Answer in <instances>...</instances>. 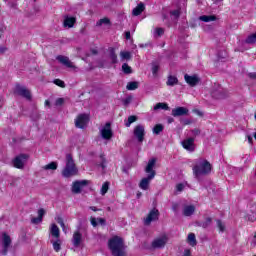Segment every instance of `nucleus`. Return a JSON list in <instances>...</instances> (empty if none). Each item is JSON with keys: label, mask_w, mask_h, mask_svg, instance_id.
Wrapping results in <instances>:
<instances>
[{"label": "nucleus", "mask_w": 256, "mask_h": 256, "mask_svg": "<svg viewBox=\"0 0 256 256\" xmlns=\"http://www.w3.org/2000/svg\"><path fill=\"white\" fill-rule=\"evenodd\" d=\"M56 59L59 63H61V65H64V67H67L68 69H77L75 64H73V62H71L67 56L59 55L56 57Z\"/></svg>", "instance_id": "obj_12"}, {"label": "nucleus", "mask_w": 256, "mask_h": 256, "mask_svg": "<svg viewBox=\"0 0 256 256\" xmlns=\"http://www.w3.org/2000/svg\"><path fill=\"white\" fill-rule=\"evenodd\" d=\"M200 21H203L204 23H211V21H216L217 17H215L214 15H203L199 17Z\"/></svg>", "instance_id": "obj_27"}, {"label": "nucleus", "mask_w": 256, "mask_h": 256, "mask_svg": "<svg viewBox=\"0 0 256 256\" xmlns=\"http://www.w3.org/2000/svg\"><path fill=\"white\" fill-rule=\"evenodd\" d=\"M97 221L100 225H105V219L103 218H97Z\"/></svg>", "instance_id": "obj_54"}, {"label": "nucleus", "mask_w": 256, "mask_h": 256, "mask_svg": "<svg viewBox=\"0 0 256 256\" xmlns=\"http://www.w3.org/2000/svg\"><path fill=\"white\" fill-rule=\"evenodd\" d=\"M97 221L98 220L95 217L90 218V223H91L92 227H97V225H98Z\"/></svg>", "instance_id": "obj_47"}, {"label": "nucleus", "mask_w": 256, "mask_h": 256, "mask_svg": "<svg viewBox=\"0 0 256 256\" xmlns=\"http://www.w3.org/2000/svg\"><path fill=\"white\" fill-rule=\"evenodd\" d=\"M87 123H89V115L87 114H80L75 119V127H77V129H85Z\"/></svg>", "instance_id": "obj_7"}, {"label": "nucleus", "mask_w": 256, "mask_h": 256, "mask_svg": "<svg viewBox=\"0 0 256 256\" xmlns=\"http://www.w3.org/2000/svg\"><path fill=\"white\" fill-rule=\"evenodd\" d=\"M109 23H111V21L109 20V18H103V19H100L96 25L98 27H101V25H109Z\"/></svg>", "instance_id": "obj_35"}, {"label": "nucleus", "mask_w": 256, "mask_h": 256, "mask_svg": "<svg viewBox=\"0 0 256 256\" xmlns=\"http://www.w3.org/2000/svg\"><path fill=\"white\" fill-rule=\"evenodd\" d=\"M79 170H77V166L75 165V161H73V157L71 154L66 156V166L62 170V175L68 179L69 177H74L77 175Z\"/></svg>", "instance_id": "obj_3"}, {"label": "nucleus", "mask_w": 256, "mask_h": 256, "mask_svg": "<svg viewBox=\"0 0 256 256\" xmlns=\"http://www.w3.org/2000/svg\"><path fill=\"white\" fill-rule=\"evenodd\" d=\"M174 119L173 118H169L168 119V123H173Z\"/></svg>", "instance_id": "obj_61"}, {"label": "nucleus", "mask_w": 256, "mask_h": 256, "mask_svg": "<svg viewBox=\"0 0 256 256\" xmlns=\"http://www.w3.org/2000/svg\"><path fill=\"white\" fill-rule=\"evenodd\" d=\"M195 213V207L193 205H186L183 208V215L185 217H191Z\"/></svg>", "instance_id": "obj_24"}, {"label": "nucleus", "mask_w": 256, "mask_h": 256, "mask_svg": "<svg viewBox=\"0 0 256 256\" xmlns=\"http://www.w3.org/2000/svg\"><path fill=\"white\" fill-rule=\"evenodd\" d=\"M167 241H169L167 235L160 236L153 240L152 247L153 249H163L167 245Z\"/></svg>", "instance_id": "obj_8"}, {"label": "nucleus", "mask_w": 256, "mask_h": 256, "mask_svg": "<svg viewBox=\"0 0 256 256\" xmlns=\"http://www.w3.org/2000/svg\"><path fill=\"white\" fill-rule=\"evenodd\" d=\"M109 51H110V55H109L110 61L112 63H117V54H115V48H110Z\"/></svg>", "instance_id": "obj_33"}, {"label": "nucleus", "mask_w": 256, "mask_h": 256, "mask_svg": "<svg viewBox=\"0 0 256 256\" xmlns=\"http://www.w3.org/2000/svg\"><path fill=\"white\" fill-rule=\"evenodd\" d=\"M131 101H133V97H132V96H128V97L124 100V105H129V103H131Z\"/></svg>", "instance_id": "obj_48"}, {"label": "nucleus", "mask_w": 256, "mask_h": 256, "mask_svg": "<svg viewBox=\"0 0 256 256\" xmlns=\"http://www.w3.org/2000/svg\"><path fill=\"white\" fill-rule=\"evenodd\" d=\"M170 15L172 17H174V19H179L180 15H181V10L180 9L172 10L170 12Z\"/></svg>", "instance_id": "obj_37"}, {"label": "nucleus", "mask_w": 256, "mask_h": 256, "mask_svg": "<svg viewBox=\"0 0 256 256\" xmlns=\"http://www.w3.org/2000/svg\"><path fill=\"white\" fill-rule=\"evenodd\" d=\"M183 256H191V250L189 249L184 250Z\"/></svg>", "instance_id": "obj_53"}, {"label": "nucleus", "mask_w": 256, "mask_h": 256, "mask_svg": "<svg viewBox=\"0 0 256 256\" xmlns=\"http://www.w3.org/2000/svg\"><path fill=\"white\" fill-rule=\"evenodd\" d=\"M192 171L194 177L200 179L203 175H209L211 173V163L206 159L198 158L194 161Z\"/></svg>", "instance_id": "obj_1"}, {"label": "nucleus", "mask_w": 256, "mask_h": 256, "mask_svg": "<svg viewBox=\"0 0 256 256\" xmlns=\"http://www.w3.org/2000/svg\"><path fill=\"white\" fill-rule=\"evenodd\" d=\"M45 105H49V100H46V101H45Z\"/></svg>", "instance_id": "obj_64"}, {"label": "nucleus", "mask_w": 256, "mask_h": 256, "mask_svg": "<svg viewBox=\"0 0 256 256\" xmlns=\"http://www.w3.org/2000/svg\"><path fill=\"white\" fill-rule=\"evenodd\" d=\"M75 17H69L67 16L64 19V27H68V29H71V27H73L75 25Z\"/></svg>", "instance_id": "obj_26"}, {"label": "nucleus", "mask_w": 256, "mask_h": 256, "mask_svg": "<svg viewBox=\"0 0 256 256\" xmlns=\"http://www.w3.org/2000/svg\"><path fill=\"white\" fill-rule=\"evenodd\" d=\"M143 11H145V4L140 3L137 5V7H135L132 11V15H134V17H137L139 15H141L143 13Z\"/></svg>", "instance_id": "obj_25"}, {"label": "nucleus", "mask_w": 256, "mask_h": 256, "mask_svg": "<svg viewBox=\"0 0 256 256\" xmlns=\"http://www.w3.org/2000/svg\"><path fill=\"white\" fill-rule=\"evenodd\" d=\"M159 73V66L157 63H153L152 64V74L154 75V77H157Z\"/></svg>", "instance_id": "obj_40"}, {"label": "nucleus", "mask_w": 256, "mask_h": 256, "mask_svg": "<svg viewBox=\"0 0 256 256\" xmlns=\"http://www.w3.org/2000/svg\"><path fill=\"white\" fill-rule=\"evenodd\" d=\"M8 5H9V7H15V4L9 3Z\"/></svg>", "instance_id": "obj_62"}, {"label": "nucleus", "mask_w": 256, "mask_h": 256, "mask_svg": "<svg viewBox=\"0 0 256 256\" xmlns=\"http://www.w3.org/2000/svg\"><path fill=\"white\" fill-rule=\"evenodd\" d=\"M101 167H102V169H105V164L102 163V164H101Z\"/></svg>", "instance_id": "obj_63"}, {"label": "nucleus", "mask_w": 256, "mask_h": 256, "mask_svg": "<svg viewBox=\"0 0 256 256\" xmlns=\"http://www.w3.org/2000/svg\"><path fill=\"white\" fill-rule=\"evenodd\" d=\"M247 139H248V143H253V137H251L250 135L247 136Z\"/></svg>", "instance_id": "obj_57"}, {"label": "nucleus", "mask_w": 256, "mask_h": 256, "mask_svg": "<svg viewBox=\"0 0 256 256\" xmlns=\"http://www.w3.org/2000/svg\"><path fill=\"white\" fill-rule=\"evenodd\" d=\"M109 249L112 251L113 256H125V245L123 239L115 236L108 242Z\"/></svg>", "instance_id": "obj_2"}, {"label": "nucleus", "mask_w": 256, "mask_h": 256, "mask_svg": "<svg viewBox=\"0 0 256 256\" xmlns=\"http://www.w3.org/2000/svg\"><path fill=\"white\" fill-rule=\"evenodd\" d=\"M177 83H179V79H177V77L171 75L168 76V80L166 82V85H168V87H173L177 85Z\"/></svg>", "instance_id": "obj_28"}, {"label": "nucleus", "mask_w": 256, "mask_h": 256, "mask_svg": "<svg viewBox=\"0 0 256 256\" xmlns=\"http://www.w3.org/2000/svg\"><path fill=\"white\" fill-rule=\"evenodd\" d=\"M250 79H256V72L249 74Z\"/></svg>", "instance_id": "obj_55"}, {"label": "nucleus", "mask_w": 256, "mask_h": 256, "mask_svg": "<svg viewBox=\"0 0 256 256\" xmlns=\"http://www.w3.org/2000/svg\"><path fill=\"white\" fill-rule=\"evenodd\" d=\"M157 219H159V210L152 209L144 219V224L151 225V223H153V221H157Z\"/></svg>", "instance_id": "obj_11"}, {"label": "nucleus", "mask_w": 256, "mask_h": 256, "mask_svg": "<svg viewBox=\"0 0 256 256\" xmlns=\"http://www.w3.org/2000/svg\"><path fill=\"white\" fill-rule=\"evenodd\" d=\"M217 227L221 233H223V231H225V224H223V222H221V220H217Z\"/></svg>", "instance_id": "obj_45"}, {"label": "nucleus", "mask_w": 256, "mask_h": 256, "mask_svg": "<svg viewBox=\"0 0 256 256\" xmlns=\"http://www.w3.org/2000/svg\"><path fill=\"white\" fill-rule=\"evenodd\" d=\"M183 115H189V109L186 107H177L172 109L173 117H182Z\"/></svg>", "instance_id": "obj_16"}, {"label": "nucleus", "mask_w": 256, "mask_h": 256, "mask_svg": "<svg viewBox=\"0 0 256 256\" xmlns=\"http://www.w3.org/2000/svg\"><path fill=\"white\" fill-rule=\"evenodd\" d=\"M11 245V236L7 233H2V246H3V254L7 255V251H9V246Z\"/></svg>", "instance_id": "obj_14"}, {"label": "nucleus", "mask_w": 256, "mask_h": 256, "mask_svg": "<svg viewBox=\"0 0 256 256\" xmlns=\"http://www.w3.org/2000/svg\"><path fill=\"white\" fill-rule=\"evenodd\" d=\"M45 215V210L44 209H39L38 210V217L32 218L31 223L34 225H39L41 221H43V216Z\"/></svg>", "instance_id": "obj_22"}, {"label": "nucleus", "mask_w": 256, "mask_h": 256, "mask_svg": "<svg viewBox=\"0 0 256 256\" xmlns=\"http://www.w3.org/2000/svg\"><path fill=\"white\" fill-rule=\"evenodd\" d=\"M81 241H83V234H81L79 231L74 232L72 237L74 247H79V245H81Z\"/></svg>", "instance_id": "obj_19"}, {"label": "nucleus", "mask_w": 256, "mask_h": 256, "mask_svg": "<svg viewBox=\"0 0 256 256\" xmlns=\"http://www.w3.org/2000/svg\"><path fill=\"white\" fill-rule=\"evenodd\" d=\"M161 131H163V125L157 124L156 126H154L153 133H155V135H159Z\"/></svg>", "instance_id": "obj_39"}, {"label": "nucleus", "mask_w": 256, "mask_h": 256, "mask_svg": "<svg viewBox=\"0 0 256 256\" xmlns=\"http://www.w3.org/2000/svg\"><path fill=\"white\" fill-rule=\"evenodd\" d=\"M63 103H64L63 98H58V99L56 100V102H55V105L59 106V105H63Z\"/></svg>", "instance_id": "obj_50"}, {"label": "nucleus", "mask_w": 256, "mask_h": 256, "mask_svg": "<svg viewBox=\"0 0 256 256\" xmlns=\"http://www.w3.org/2000/svg\"><path fill=\"white\" fill-rule=\"evenodd\" d=\"M57 223L60 224V227H64V225H65V222H63V218H61V217L57 218Z\"/></svg>", "instance_id": "obj_51"}, {"label": "nucleus", "mask_w": 256, "mask_h": 256, "mask_svg": "<svg viewBox=\"0 0 256 256\" xmlns=\"http://www.w3.org/2000/svg\"><path fill=\"white\" fill-rule=\"evenodd\" d=\"M15 93L16 95H20V97H24L25 99H31V92L24 86L17 85L15 88Z\"/></svg>", "instance_id": "obj_13"}, {"label": "nucleus", "mask_w": 256, "mask_h": 256, "mask_svg": "<svg viewBox=\"0 0 256 256\" xmlns=\"http://www.w3.org/2000/svg\"><path fill=\"white\" fill-rule=\"evenodd\" d=\"M212 97H214V99H225V93H223V88L218 85V89L212 91Z\"/></svg>", "instance_id": "obj_23"}, {"label": "nucleus", "mask_w": 256, "mask_h": 256, "mask_svg": "<svg viewBox=\"0 0 256 256\" xmlns=\"http://www.w3.org/2000/svg\"><path fill=\"white\" fill-rule=\"evenodd\" d=\"M28 159H29V155L20 154L13 159V161H12L13 166L16 169H23L25 167V164L27 163Z\"/></svg>", "instance_id": "obj_6"}, {"label": "nucleus", "mask_w": 256, "mask_h": 256, "mask_svg": "<svg viewBox=\"0 0 256 256\" xmlns=\"http://www.w3.org/2000/svg\"><path fill=\"white\" fill-rule=\"evenodd\" d=\"M61 228H62V231H63L64 233H67V227L65 226V224H64V226H61Z\"/></svg>", "instance_id": "obj_58"}, {"label": "nucleus", "mask_w": 256, "mask_h": 256, "mask_svg": "<svg viewBox=\"0 0 256 256\" xmlns=\"http://www.w3.org/2000/svg\"><path fill=\"white\" fill-rule=\"evenodd\" d=\"M89 180H76L72 183L71 191L74 195H79L82 193L83 189L89 185Z\"/></svg>", "instance_id": "obj_4"}, {"label": "nucleus", "mask_w": 256, "mask_h": 256, "mask_svg": "<svg viewBox=\"0 0 256 256\" xmlns=\"http://www.w3.org/2000/svg\"><path fill=\"white\" fill-rule=\"evenodd\" d=\"M184 79L190 87H195L199 83V77L197 75L189 76V74H185Z\"/></svg>", "instance_id": "obj_18"}, {"label": "nucleus", "mask_w": 256, "mask_h": 256, "mask_svg": "<svg viewBox=\"0 0 256 256\" xmlns=\"http://www.w3.org/2000/svg\"><path fill=\"white\" fill-rule=\"evenodd\" d=\"M0 107H3V98L0 97Z\"/></svg>", "instance_id": "obj_60"}, {"label": "nucleus", "mask_w": 256, "mask_h": 256, "mask_svg": "<svg viewBox=\"0 0 256 256\" xmlns=\"http://www.w3.org/2000/svg\"><path fill=\"white\" fill-rule=\"evenodd\" d=\"M91 211H97V208L95 206L90 207Z\"/></svg>", "instance_id": "obj_59"}, {"label": "nucleus", "mask_w": 256, "mask_h": 256, "mask_svg": "<svg viewBox=\"0 0 256 256\" xmlns=\"http://www.w3.org/2000/svg\"><path fill=\"white\" fill-rule=\"evenodd\" d=\"M50 242L52 243V247L56 253H59L61 251V244L63 243L61 241V238H51Z\"/></svg>", "instance_id": "obj_21"}, {"label": "nucleus", "mask_w": 256, "mask_h": 256, "mask_svg": "<svg viewBox=\"0 0 256 256\" xmlns=\"http://www.w3.org/2000/svg\"><path fill=\"white\" fill-rule=\"evenodd\" d=\"M122 70H123L124 73H126L127 75H129V73H131V68H130V66H128L127 63H124V64L122 65Z\"/></svg>", "instance_id": "obj_44"}, {"label": "nucleus", "mask_w": 256, "mask_h": 256, "mask_svg": "<svg viewBox=\"0 0 256 256\" xmlns=\"http://www.w3.org/2000/svg\"><path fill=\"white\" fill-rule=\"evenodd\" d=\"M139 88V82H129L126 86L128 91H135V89Z\"/></svg>", "instance_id": "obj_32"}, {"label": "nucleus", "mask_w": 256, "mask_h": 256, "mask_svg": "<svg viewBox=\"0 0 256 256\" xmlns=\"http://www.w3.org/2000/svg\"><path fill=\"white\" fill-rule=\"evenodd\" d=\"M153 179H155L154 174H149L146 178H143L139 184L140 189H142L143 191H147V189H149V185H150L151 181H153Z\"/></svg>", "instance_id": "obj_15"}, {"label": "nucleus", "mask_w": 256, "mask_h": 256, "mask_svg": "<svg viewBox=\"0 0 256 256\" xmlns=\"http://www.w3.org/2000/svg\"><path fill=\"white\" fill-rule=\"evenodd\" d=\"M50 235H51V239H60L61 237V232L59 230V227L56 226V224H52L50 226Z\"/></svg>", "instance_id": "obj_20"}, {"label": "nucleus", "mask_w": 256, "mask_h": 256, "mask_svg": "<svg viewBox=\"0 0 256 256\" xmlns=\"http://www.w3.org/2000/svg\"><path fill=\"white\" fill-rule=\"evenodd\" d=\"M99 134L105 141H110L113 138V129H111V122H107L104 126L99 128Z\"/></svg>", "instance_id": "obj_5"}, {"label": "nucleus", "mask_w": 256, "mask_h": 256, "mask_svg": "<svg viewBox=\"0 0 256 256\" xmlns=\"http://www.w3.org/2000/svg\"><path fill=\"white\" fill-rule=\"evenodd\" d=\"M137 121V116H129L127 122L125 123L126 127H131L132 123H135Z\"/></svg>", "instance_id": "obj_34"}, {"label": "nucleus", "mask_w": 256, "mask_h": 256, "mask_svg": "<svg viewBox=\"0 0 256 256\" xmlns=\"http://www.w3.org/2000/svg\"><path fill=\"white\" fill-rule=\"evenodd\" d=\"M120 57L122 60L131 59V53L122 51L120 52Z\"/></svg>", "instance_id": "obj_42"}, {"label": "nucleus", "mask_w": 256, "mask_h": 256, "mask_svg": "<svg viewBox=\"0 0 256 256\" xmlns=\"http://www.w3.org/2000/svg\"><path fill=\"white\" fill-rule=\"evenodd\" d=\"M109 191V182H105L100 190L101 195H105Z\"/></svg>", "instance_id": "obj_36"}, {"label": "nucleus", "mask_w": 256, "mask_h": 256, "mask_svg": "<svg viewBox=\"0 0 256 256\" xmlns=\"http://www.w3.org/2000/svg\"><path fill=\"white\" fill-rule=\"evenodd\" d=\"M134 136L139 143H143L145 139V126L139 124L134 128Z\"/></svg>", "instance_id": "obj_9"}, {"label": "nucleus", "mask_w": 256, "mask_h": 256, "mask_svg": "<svg viewBox=\"0 0 256 256\" xmlns=\"http://www.w3.org/2000/svg\"><path fill=\"white\" fill-rule=\"evenodd\" d=\"M156 163H157V159H155V158L150 159L145 168V172L149 173V175H154V177H155V170H153V169H155Z\"/></svg>", "instance_id": "obj_17"}, {"label": "nucleus", "mask_w": 256, "mask_h": 256, "mask_svg": "<svg viewBox=\"0 0 256 256\" xmlns=\"http://www.w3.org/2000/svg\"><path fill=\"white\" fill-rule=\"evenodd\" d=\"M57 167H58L57 162H51V163L43 166L42 169H44V171H49V170L55 171V170H57Z\"/></svg>", "instance_id": "obj_29"}, {"label": "nucleus", "mask_w": 256, "mask_h": 256, "mask_svg": "<svg viewBox=\"0 0 256 256\" xmlns=\"http://www.w3.org/2000/svg\"><path fill=\"white\" fill-rule=\"evenodd\" d=\"M187 241L191 247H195V245H197V238L195 237L194 233H190L188 235Z\"/></svg>", "instance_id": "obj_30"}, {"label": "nucleus", "mask_w": 256, "mask_h": 256, "mask_svg": "<svg viewBox=\"0 0 256 256\" xmlns=\"http://www.w3.org/2000/svg\"><path fill=\"white\" fill-rule=\"evenodd\" d=\"M181 145L186 151L193 153L195 151V138H186L181 142Z\"/></svg>", "instance_id": "obj_10"}, {"label": "nucleus", "mask_w": 256, "mask_h": 256, "mask_svg": "<svg viewBox=\"0 0 256 256\" xmlns=\"http://www.w3.org/2000/svg\"><path fill=\"white\" fill-rule=\"evenodd\" d=\"M185 183H179L176 185V193H181L185 189Z\"/></svg>", "instance_id": "obj_43"}, {"label": "nucleus", "mask_w": 256, "mask_h": 256, "mask_svg": "<svg viewBox=\"0 0 256 256\" xmlns=\"http://www.w3.org/2000/svg\"><path fill=\"white\" fill-rule=\"evenodd\" d=\"M247 219H248V221H251V222L255 221L256 220V214L248 215Z\"/></svg>", "instance_id": "obj_49"}, {"label": "nucleus", "mask_w": 256, "mask_h": 256, "mask_svg": "<svg viewBox=\"0 0 256 256\" xmlns=\"http://www.w3.org/2000/svg\"><path fill=\"white\" fill-rule=\"evenodd\" d=\"M211 225V218H206L204 222H200V227H203V229H207Z\"/></svg>", "instance_id": "obj_41"}, {"label": "nucleus", "mask_w": 256, "mask_h": 256, "mask_svg": "<svg viewBox=\"0 0 256 256\" xmlns=\"http://www.w3.org/2000/svg\"><path fill=\"white\" fill-rule=\"evenodd\" d=\"M159 109H163L164 111H169V105H167V103H157L154 106V111H159Z\"/></svg>", "instance_id": "obj_31"}, {"label": "nucleus", "mask_w": 256, "mask_h": 256, "mask_svg": "<svg viewBox=\"0 0 256 256\" xmlns=\"http://www.w3.org/2000/svg\"><path fill=\"white\" fill-rule=\"evenodd\" d=\"M192 133H193L194 137H197V135H201V130L194 129V130H192Z\"/></svg>", "instance_id": "obj_52"}, {"label": "nucleus", "mask_w": 256, "mask_h": 256, "mask_svg": "<svg viewBox=\"0 0 256 256\" xmlns=\"http://www.w3.org/2000/svg\"><path fill=\"white\" fill-rule=\"evenodd\" d=\"M125 38L126 39H131V32H126L125 33Z\"/></svg>", "instance_id": "obj_56"}, {"label": "nucleus", "mask_w": 256, "mask_h": 256, "mask_svg": "<svg viewBox=\"0 0 256 256\" xmlns=\"http://www.w3.org/2000/svg\"><path fill=\"white\" fill-rule=\"evenodd\" d=\"M163 33H165V30L163 28H155L154 37H161Z\"/></svg>", "instance_id": "obj_38"}, {"label": "nucleus", "mask_w": 256, "mask_h": 256, "mask_svg": "<svg viewBox=\"0 0 256 256\" xmlns=\"http://www.w3.org/2000/svg\"><path fill=\"white\" fill-rule=\"evenodd\" d=\"M54 84L57 85L58 87H62V88L65 87V82L61 79H55Z\"/></svg>", "instance_id": "obj_46"}]
</instances>
